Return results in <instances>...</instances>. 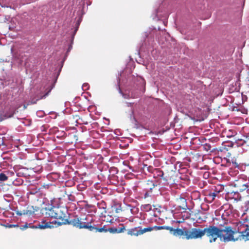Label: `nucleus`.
Masks as SVG:
<instances>
[{"label": "nucleus", "instance_id": "22", "mask_svg": "<svg viewBox=\"0 0 249 249\" xmlns=\"http://www.w3.org/2000/svg\"><path fill=\"white\" fill-rule=\"evenodd\" d=\"M244 190L249 191V182H247L242 185L240 191H243Z\"/></svg>", "mask_w": 249, "mask_h": 249}, {"label": "nucleus", "instance_id": "35", "mask_svg": "<svg viewBox=\"0 0 249 249\" xmlns=\"http://www.w3.org/2000/svg\"><path fill=\"white\" fill-rule=\"evenodd\" d=\"M148 192V191H147V192L145 193V194H144V197H147V196H149Z\"/></svg>", "mask_w": 249, "mask_h": 249}, {"label": "nucleus", "instance_id": "25", "mask_svg": "<svg viewBox=\"0 0 249 249\" xmlns=\"http://www.w3.org/2000/svg\"><path fill=\"white\" fill-rule=\"evenodd\" d=\"M204 150L205 151L208 152V151H211V145L209 143H205L203 145Z\"/></svg>", "mask_w": 249, "mask_h": 249}, {"label": "nucleus", "instance_id": "14", "mask_svg": "<svg viewBox=\"0 0 249 249\" xmlns=\"http://www.w3.org/2000/svg\"><path fill=\"white\" fill-rule=\"evenodd\" d=\"M182 209L183 210V211L181 213L182 217L183 219L184 220L189 219L191 217V213L190 212L186 211V208H182Z\"/></svg>", "mask_w": 249, "mask_h": 249}, {"label": "nucleus", "instance_id": "23", "mask_svg": "<svg viewBox=\"0 0 249 249\" xmlns=\"http://www.w3.org/2000/svg\"><path fill=\"white\" fill-rule=\"evenodd\" d=\"M26 209L23 210L22 211H16V214L19 216H22L25 217Z\"/></svg>", "mask_w": 249, "mask_h": 249}, {"label": "nucleus", "instance_id": "41", "mask_svg": "<svg viewBox=\"0 0 249 249\" xmlns=\"http://www.w3.org/2000/svg\"><path fill=\"white\" fill-rule=\"evenodd\" d=\"M19 173H18L17 174V175H16V176H19Z\"/></svg>", "mask_w": 249, "mask_h": 249}, {"label": "nucleus", "instance_id": "9", "mask_svg": "<svg viewBox=\"0 0 249 249\" xmlns=\"http://www.w3.org/2000/svg\"><path fill=\"white\" fill-rule=\"evenodd\" d=\"M140 227H135L134 228L129 229L128 230V232H127L128 234L132 235V236H133V235L138 236L139 235H140Z\"/></svg>", "mask_w": 249, "mask_h": 249}, {"label": "nucleus", "instance_id": "29", "mask_svg": "<svg viewBox=\"0 0 249 249\" xmlns=\"http://www.w3.org/2000/svg\"><path fill=\"white\" fill-rule=\"evenodd\" d=\"M82 88L83 90H87L89 88V85L88 83H84L83 84Z\"/></svg>", "mask_w": 249, "mask_h": 249}, {"label": "nucleus", "instance_id": "42", "mask_svg": "<svg viewBox=\"0 0 249 249\" xmlns=\"http://www.w3.org/2000/svg\"><path fill=\"white\" fill-rule=\"evenodd\" d=\"M235 164H236L235 166V167H237V166H238L237 164V163H235Z\"/></svg>", "mask_w": 249, "mask_h": 249}, {"label": "nucleus", "instance_id": "28", "mask_svg": "<svg viewBox=\"0 0 249 249\" xmlns=\"http://www.w3.org/2000/svg\"><path fill=\"white\" fill-rule=\"evenodd\" d=\"M231 213V211H225L222 215V217L229 216Z\"/></svg>", "mask_w": 249, "mask_h": 249}, {"label": "nucleus", "instance_id": "17", "mask_svg": "<svg viewBox=\"0 0 249 249\" xmlns=\"http://www.w3.org/2000/svg\"><path fill=\"white\" fill-rule=\"evenodd\" d=\"M12 182L14 185L18 186L23 184V180L21 178H18L14 179Z\"/></svg>", "mask_w": 249, "mask_h": 249}, {"label": "nucleus", "instance_id": "7", "mask_svg": "<svg viewBox=\"0 0 249 249\" xmlns=\"http://www.w3.org/2000/svg\"><path fill=\"white\" fill-rule=\"evenodd\" d=\"M119 226L120 227L118 228L114 227L109 228L107 229V231L111 233H119L123 232L125 230V227L123 224H120Z\"/></svg>", "mask_w": 249, "mask_h": 249}, {"label": "nucleus", "instance_id": "6", "mask_svg": "<svg viewBox=\"0 0 249 249\" xmlns=\"http://www.w3.org/2000/svg\"><path fill=\"white\" fill-rule=\"evenodd\" d=\"M237 231L240 233L242 239L245 241L249 240V223L244 224L241 222L237 223Z\"/></svg>", "mask_w": 249, "mask_h": 249}, {"label": "nucleus", "instance_id": "26", "mask_svg": "<svg viewBox=\"0 0 249 249\" xmlns=\"http://www.w3.org/2000/svg\"><path fill=\"white\" fill-rule=\"evenodd\" d=\"M130 119L132 122H136V120L134 117V111L133 109H131V114H130Z\"/></svg>", "mask_w": 249, "mask_h": 249}, {"label": "nucleus", "instance_id": "36", "mask_svg": "<svg viewBox=\"0 0 249 249\" xmlns=\"http://www.w3.org/2000/svg\"><path fill=\"white\" fill-rule=\"evenodd\" d=\"M155 13H156L155 15L153 17V19L157 17V13H158V11H157V10H156Z\"/></svg>", "mask_w": 249, "mask_h": 249}, {"label": "nucleus", "instance_id": "38", "mask_svg": "<svg viewBox=\"0 0 249 249\" xmlns=\"http://www.w3.org/2000/svg\"><path fill=\"white\" fill-rule=\"evenodd\" d=\"M162 23L163 24L165 25V26H166V24L167 23V22L166 21H162Z\"/></svg>", "mask_w": 249, "mask_h": 249}, {"label": "nucleus", "instance_id": "39", "mask_svg": "<svg viewBox=\"0 0 249 249\" xmlns=\"http://www.w3.org/2000/svg\"><path fill=\"white\" fill-rule=\"evenodd\" d=\"M71 48H72V46H71V44L70 45L68 51H70L71 50Z\"/></svg>", "mask_w": 249, "mask_h": 249}, {"label": "nucleus", "instance_id": "5", "mask_svg": "<svg viewBox=\"0 0 249 249\" xmlns=\"http://www.w3.org/2000/svg\"><path fill=\"white\" fill-rule=\"evenodd\" d=\"M58 215L60 216L59 218H56L57 219H60L61 220V222H58V225H61V224H71L73 226L75 227L76 228H79V227L75 225L74 223L75 222H77L78 224H77L79 226L81 225V223L82 222L83 218L79 219L78 217H75L74 218L71 220L70 221H69L68 219L66 218V214L64 213H63L60 210V212H58Z\"/></svg>", "mask_w": 249, "mask_h": 249}, {"label": "nucleus", "instance_id": "13", "mask_svg": "<svg viewBox=\"0 0 249 249\" xmlns=\"http://www.w3.org/2000/svg\"><path fill=\"white\" fill-rule=\"evenodd\" d=\"M52 89H50L47 92H46L43 95H40L39 96H38L37 97V98L35 100L34 99H32L31 100V103L32 104H36V101L39 100H40V99H43V98H45L46 96H47L49 93L50 92L51 90Z\"/></svg>", "mask_w": 249, "mask_h": 249}, {"label": "nucleus", "instance_id": "3", "mask_svg": "<svg viewBox=\"0 0 249 249\" xmlns=\"http://www.w3.org/2000/svg\"><path fill=\"white\" fill-rule=\"evenodd\" d=\"M210 225L203 230L193 228L190 231L185 230V238L187 239H196L202 237L205 234L210 238Z\"/></svg>", "mask_w": 249, "mask_h": 249}, {"label": "nucleus", "instance_id": "24", "mask_svg": "<svg viewBox=\"0 0 249 249\" xmlns=\"http://www.w3.org/2000/svg\"><path fill=\"white\" fill-rule=\"evenodd\" d=\"M97 205L98 208L100 209L105 210L107 208L106 204L104 201H102L100 203H98Z\"/></svg>", "mask_w": 249, "mask_h": 249}, {"label": "nucleus", "instance_id": "19", "mask_svg": "<svg viewBox=\"0 0 249 249\" xmlns=\"http://www.w3.org/2000/svg\"><path fill=\"white\" fill-rule=\"evenodd\" d=\"M141 209L145 212H149L152 210V206L149 204H143L142 205Z\"/></svg>", "mask_w": 249, "mask_h": 249}, {"label": "nucleus", "instance_id": "27", "mask_svg": "<svg viewBox=\"0 0 249 249\" xmlns=\"http://www.w3.org/2000/svg\"><path fill=\"white\" fill-rule=\"evenodd\" d=\"M7 179V177L4 173L0 174V181H4Z\"/></svg>", "mask_w": 249, "mask_h": 249}, {"label": "nucleus", "instance_id": "4", "mask_svg": "<svg viewBox=\"0 0 249 249\" xmlns=\"http://www.w3.org/2000/svg\"><path fill=\"white\" fill-rule=\"evenodd\" d=\"M53 223L51 222H46L45 221H41L35 225H33V223L25 222L24 225L20 226V229L22 230H25L28 228L32 229H44L46 228H52L53 227Z\"/></svg>", "mask_w": 249, "mask_h": 249}, {"label": "nucleus", "instance_id": "37", "mask_svg": "<svg viewBox=\"0 0 249 249\" xmlns=\"http://www.w3.org/2000/svg\"><path fill=\"white\" fill-rule=\"evenodd\" d=\"M148 170L149 172H152V170H153V168L152 167H149L148 168Z\"/></svg>", "mask_w": 249, "mask_h": 249}, {"label": "nucleus", "instance_id": "2", "mask_svg": "<svg viewBox=\"0 0 249 249\" xmlns=\"http://www.w3.org/2000/svg\"><path fill=\"white\" fill-rule=\"evenodd\" d=\"M75 225L79 227V229H87L89 231L100 232H107L108 231L107 229L106 228V225L103 227L99 228L97 225L93 223V218L90 215H87L84 218H83L80 226L77 224V222L74 223Z\"/></svg>", "mask_w": 249, "mask_h": 249}, {"label": "nucleus", "instance_id": "31", "mask_svg": "<svg viewBox=\"0 0 249 249\" xmlns=\"http://www.w3.org/2000/svg\"><path fill=\"white\" fill-rule=\"evenodd\" d=\"M116 206H117V207L116 209V212L118 213L122 211L121 206V205L118 204L116 205Z\"/></svg>", "mask_w": 249, "mask_h": 249}, {"label": "nucleus", "instance_id": "32", "mask_svg": "<svg viewBox=\"0 0 249 249\" xmlns=\"http://www.w3.org/2000/svg\"><path fill=\"white\" fill-rule=\"evenodd\" d=\"M5 226L6 227H8V228H13V227H18V225L7 224V225H6Z\"/></svg>", "mask_w": 249, "mask_h": 249}, {"label": "nucleus", "instance_id": "8", "mask_svg": "<svg viewBox=\"0 0 249 249\" xmlns=\"http://www.w3.org/2000/svg\"><path fill=\"white\" fill-rule=\"evenodd\" d=\"M220 192L219 191L215 190L214 192H209L207 195V196L211 201H213L214 200L216 196H217Z\"/></svg>", "mask_w": 249, "mask_h": 249}, {"label": "nucleus", "instance_id": "12", "mask_svg": "<svg viewBox=\"0 0 249 249\" xmlns=\"http://www.w3.org/2000/svg\"><path fill=\"white\" fill-rule=\"evenodd\" d=\"M154 176L155 177L158 178L160 177L162 178L163 179H165L164 178V173L163 172L159 169H155L154 171Z\"/></svg>", "mask_w": 249, "mask_h": 249}, {"label": "nucleus", "instance_id": "16", "mask_svg": "<svg viewBox=\"0 0 249 249\" xmlns=\"http://www.w3.org/2000/svg\"><path fill=\"white\" fill-rule=\"evenodd\" d=\"M153 229H155L156 230H167L170 231H172L173 230V228L169 227V226H155L153 227Z\"/></svg>", "mask_w": 249, "mask_h": 249}, {"label": "nucleus", "instance_id": "43", "mask_svg": "<svg viewBox=\"0 0 249 249\" xmlns=\"http://www.w3.org/2000/svg\"><path fill=\"white\" fill-rule=\"evenodd\" d=\"M161 30V29L160 27H159L158 28V30Z\"/></svg>", "mask_w": 249, "mask_h": 249}, {"label": "nucleus", "instance_id": "18", "mask_svg": "<svg viewBox=\"0 0 249 249\" xmlns=\"http://www.w3.org/2000/svg\"><path fill=\"white\" fill-rule=\"evenodd\" d=\"M26 216H33L35 214L34 209L33 207H28L26 209Z\"/></svg>", "mask_w": 249, "mask_h": 249}, {"label": "nucleus", "instance_id": "21", "mask_svg": "<svg viewBox=\"0 0 249 249\" xmlns=\"http://www.w3.org/2000/svg\"><path fill=\"white\" fill-rule=\"evenodd\" d=\"M153 229V227H147V228H145L143 229H142V228L140 227V235L141 234H142L143 233L146 232H147V231H152Z\"/></svg>", "mask_w": 249, "mask_h": 249}, {"label": "nucleus", "instance_id": "20", "mask_svg": "<svg viewBox=\"0 0 249 249\" xmlns=\"http://www.w3.org/2000/svg\"><path fill=\"white\" fill-rule=\"evenodd\" d=\"M80 22V20H78L76 23V27H75L74 31L73 32L72 34L71 35V44L73 43V38L77 31L78 30Z\"/></svg>", "mask_w": 249, "mask_h": 249}, {"label": "nucleus", "instance_id": "1", "mask_svg": "<svg viewBox=\"0 0 249 249\" xmlns=\"http://www.w3.org/2000/svg\"><path fill=\"white\" fill-rule=\"evenodd\" d=\"M210 243L215 242L217 238L225 242L236 240L234 238L233 235L235 232H238L237 227L233 230L231 226L222 221L216 226L210 225Z\"/></svg>", "mask_w": 249, "mask_h": 249}, {"label": "nucleus", "instance_id": "15", "mask_svg": "<svg viewBox=\"0 0 249 249\" xmlns=\"http://www.w3.org/2000/svg\"><path fill=\"white\" fill-rule=\"evenodd\" d=\"M146 185L147 186L146 187L145 189L147 191L150 192H151L152 189L155 187V185L153 181L150 180L147 181Z\"/></svg>", "mask_w": 249, "mask_h": 249}, {"label": "nucleus", "instance_id": "33", "mask_svg": "<svg viewBox=\"0 0 249 249\" xmlns=\"http://www.w3.org/2000/svg\"><path fill=\"white\" fill-rule=\"evenodd\" d=\"M37 115L39 116V117H43L44 115V113L43 111H37Z\"/></svg>", "mask_w": 249, "mask_h": 249}, {"label": "nucleus", "instance_id": "10", "mask_svg": "<svg viewBox=\"0 0 249 249\" xmlns=\"http://www.w3.org/2000/svg\"><path fill=\"white\" fill-rule=\"evenodd\" d=\"M173 235L176 236L184 235L185 236V231H183L181 229H173L172 231H170Z\"/></svg>", "mask_w": 249, "mask_h": 249}, {"label": "nucleus", "instance_id": "11", "mask_svg": "<svg viewBox=\"0 0 249 249\" xmlns=\"http://www.w3.org/2000/svg\"><path fill=\"white\" fill-rule=\"evenodd\" d=\"M58 212H60V210H59L58 208H56L55 210H50L49 215L52 217L54 218L55 219H56V218H59L60 216H59L57 214Z\"/></svg>", "mask_w": 249, "mask_h": 249}, {"label": "nucleus", "instance_id": "34", "mask_svg": "<svg viewBox=\"0 0 249 249\" xmlns=\"http://www.w3.org/2000/svg\"><path fill=\"white\" fill-rule=\"evenodd\" d=\"M36 192H37V191H31L28 192L27 195H28V194L35 195Z\"/></svg>", "mask_w": 249, "mask_h": 249}, {"label": "nucleus", "instance_id": "40", "mask_svg": "<svg viewBox=\"0 0 249 249\" xmlns=\"http://www.w3.org/2000/svg\"><path fill=\"white\" fill-rule=\"evenodd\" d=\"M127 104L128 107H129L131 105V103H127Z\"/></svg>", "mask_w": 249, "mask_h": 249}, {"label": "nucleus", "instance_id": "30", "mask_svg": "<svg viewBox=\"0 0 249 249\" xmlns=\"http://www.w3.org/2000/svg\"><path fill=\"white\" fill-rule=\"evenodd\" d=\"M119 93L123 96V97L124 98H128L129 95H127L124 94L119 87Z\"/></svg>", "mask_w": 249, "mask_h": 249}]
</instances>
